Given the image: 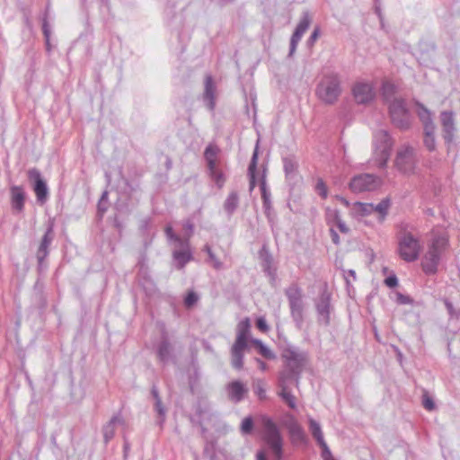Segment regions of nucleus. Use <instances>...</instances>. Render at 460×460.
<instances>
[{"label":"nucleus","mask_w":460,"mask_h":460,"mask_svg":"<svg viewBox=\"0 0 460 460\" xmlns=\"http://www.w3.org/2000/svg\"><path fill=\"white\" fill-rule=\"evenodd\" d=\"M113 226L119 232L121 233L123 228H124V226H123V222L119 219V217L115 215L113 217Z\"/></svg>","instance_id":"864d4df0"},{"label":"nucleus","mask_w":460,"mask_h":460,"mask_svg":"<svg viewBox=\"0 0 460 460\" xmlns=\"http://www.w3.org/2000/svg\"><path fill=\"white\" fill-rule=\"evenodd\" d=\"M114 419H115V420H114V426H115L116 424H121V425H123V424H124V422H125V420H124V419H123V417H122V415H121V411H119L117 414L113 415V416L111 418V420H114Z\"/></svg>","instance_id":"4d7b16f0"},{"label":"nucleus","mask_w":460,"mask_h":460,"mask_svg":"<svg viewBox=\"0 0 460 460\" xmlns=\"http://www.w3.org/2000/svg\"><path fill=\"white\" fill-rule=\"evenodd\" d=\"M256 327L262 332H266L269 331V325L267 324V322L263 317H259L256 320Z\"/></svg>","instance_id":"8fccbe9b"},{"label":"nucleus","mask_w":460,"mask_h":460,"mask_svg":"<svg viewBox=\"0 0 460 460\" xmlns=\"http://www.w3.org/2000/svg\"><path fill=\"white\" fill-rule=\"evenodd\" d=\"M260 189H261V192L263 208L265 210V213L268 214L271 208V202H270V193L267 190L265 172L261 175V178L260 181Z\"/></svg>","instance_id":"bb28decb"},{"label":"nucleus","mask_w":460,"mask_h":460,"mask_svg":"<svg viewBox=\"0 0 460 460\" xmlns=\"http://www.w3.org/2000/svg\"><path fill=\"white\" fill-rule=\"evenodd\" d=\"M397 87L390 82H384L381 86V96L383 101L387 104L396 96Z\"/></svg>","instance_id":"a878e982"},{"label":"nucleus","mask_w":460,"mask_h":460,"mask_svg":"<svg viewBox=\"0 0 460 460\" xmlns=\"http://www.w3.org/2000/svg\"><path fill=\"white\" fill-rule=\"evenodd\" d=\"M320 447H322L323 449V458L325 459L326 457H329L332 456V453L326 444V442H324L323 444H320Z\"/></svg>","instance_id":"bf43d9fd"},{"label":"nucleus","mask_w":460,"mask_h":460,"mask_svg":"<svg viewBox=\"0 0 460 460\" xmlns=\"http://www.w3.org/2000/svg\"><path fill=\"white\" fill-rule=\"evenodd\" d=\"M215 93L216 86L213 83L211 75H207L205 78V90L203 93V100L209 111H213L215 106Z\"/></svg>","instance_id":"a211bd4d"},{"label":"nucleus","mask_w":460,"mask_h":460,"mask_svg":"<svg viewBox=\"0 0 460 460\" xmlns=\"http://www.w3.org/2000/svg\"><path fill=\"white\" fill-rule=\"evenodd\" d=\"M421 249L420 239L411 233H404L398 239L397 252L400 258L407 262L415 261L419 258Z\"/></svg>","instance_id":"423d86ee"},{"label":"nucleus","mask_w":460,"mask_h":460,"mask_svg":"<svg viewBox=\"0 0 460 460\" xmlns=\"http://www.w3.org/2000/svg\"><path fill=\"white\" fill-rule=\"evenodd\" d=\"M289 437H296L297 439L303 440L305 438L304 432L301 429L300 426L296 422H292L289 420Z\"/></svg>","instance_id":"e433bc0d"},{"label":"nucleus","mask_w":460,"mask_h":460,"mask_svg":"<svg viewBox=\"0 0 460 460\" xmlns=\"http://www.w3.org/2000/svg\"><path fill=\"white\" fill-rule=\"evenodd\" d=\"M114 420H110L102 426V431L103 435L104 444L107 445L115 436Z\"/></svg>","instance_id":"7c9ffc66"},{"label":"nucleus","mask_w":460,"mask_h":460,"mask_svg":"<svg viewBox=\"0 0 460 460\" xmlns=\"http://www.w3.org/2000/svg\"><path fill=\"white\" fill-rule=\"evenodd\" d=\"M28 179L32 183V188L36 194L37 200L41 204L45 203L48 199L49 190L40 170L37 168L30 169L28 171Z\"/></svg>","instance_id":"9b49d317"},{"label":"nucleus","mask_w":460,"mask_h":460,"mask_svg":"<svg viewBox=\"0 0 460 460\" xmlns=\"http://www.w3.org/2000/svg\"><path fill=\"white\" fill-rule=\"evenodd\" d=\"M196 415L200 419L204 413L206 412L205 409L200 405V404H198L197 407H196Z\"/></svg>","instance_id":"338daca9"},{"label":"nucleus","mask_w":460,"mask_h":460,"mask_svg":"<svg viewBox=\"0 0 460 460\" xmlns=\"http://www.w3.org/2000/svg\"><path fill=\"white\" fill-rule=\"evenodd\" d=\"M155 411L158 414L156 424L162 429L166 418V408L164 406L162 400L155 402Z\"/></svg>","instance_id":"473e14b6"},{"label":"nucleus","mask_w":460,"mask_h":460,"mask_svg":"<svg viewBox=\"0 0 460 460\" xmlns=\"http://www.w3.org/2000/svg\"><path fill=\"white\" fill-rule=\"evenodd\" d=\"M312 19L308 12H304L299 22L295 28V31L292 34V38H294V41L300 40L303 37L304 33L308 30L311 24Z\"/></svg>","instance_id":"6ab92c4d"},{"label":"nucleus","mask_w":460,"mask_h":460,"mask_svg":"<svg viewBox=\"0 0 460 460\" xmlns=\"http://www.w3.org/2000/svg\"><path fill=\"white\" fill-rule=\"evenodd\" d=\"M206 261L209 263L216 270H221L224 269L223 262L216 256L214 252L209 255Z\"/></svg>","instance_id":"79ce46f5"},{"label":"nucleus","mask_w":460,"mask_h":460,"mask_svg":"<svg viewBox=\"0 0 460 460\" xmlns=\"http://www.w3.org/2000/svg\"><path fill=\"white\" fill-rule=\"evenodd\" d=\"M385 283L390 288H394L397 285V279L395 276L388 277L385 279Z\"/></svg>","instance_id":"052dcab7"},{"label":"nucleus","mask_w":460,"mask_h":460,"mask_svg":"<svg viewBox=\"0 0 460 460\" xmlns=\"http://www.w3.org/2000/svg\"><path fill=\"white\" fill-rule=\"evenodd\" d=\"M321 34V29L319 26H315L310 35V37L307 39L306 40V45L308 48H312L315 41L317 40V39L319 38Z\"/></svg>","instance_id":"a18cd8bd"},{"label":"nucleus","mask_w":460,"mask_h":460,"mask_svg":"<svg viewBox=\"0 0 460 460\" xmlns=\"http://www.w3.org/2000/svg\"><path fill=\"white\" fill-rule=\"evenodd\" d=\"M219 149L217 146L208 145L204 151V157L206 161L217 160Z\"/></svg>","instance_id":"ea45409f"},{"label":"nucleus","mask_w":460,"mask_h":460,"mask_svg":"<svg viewBox=\"0 0 460 460\" xmlns=\"http://www.w3.org/2000/svg\"><path fill=\"white\" fill-rule=\"evenodd\" d=\"M316 192L323 198L326 199L328 196V188L322 179H318L315 185Z\"/></svg>","instance_id":"37998d69"},{"label":"nucleus","mask_w":460,"mask_h":460,"mask_svg":"<svg viewBox=\"0 0 460 460\" xmlns=\"http://www.w3.org/2000/svg\"><path fill=\"white\" fill-rule=\"evenodd\" d=\"M443 124V130H444V139L447 146L448 150L450 149L452 144L455 140L454 136V122L452 119V117H445V119L442 121Z\"/></svg>","instance_id":"4be33fe9"},{"label":"nucleus","mask_w":460,"mask_h":460,"mask_svg":"<svg viewBox=\"0 0 460 460\" xmlns=\"http://www.w3.org/2000/svg\"><path fill=\"white\" fill-rule=\"evenodd\" d=\"M381 181L372 174H360L355 176L349 182V189L353 192H363L376 190Z\"/></svg>","instance_id":"f8f14e48"},{"label":"nucleus","mask_w":460,"mask_h":460,"mask_svg":"<svg viewBox=\"0 0 460 460\" xmlns=\"http://www.w3.org/2000/svg\"><path fill=\"white\" fill-rule=\"evenodd\" d=\"M259 259L261 260V265L263 269V271L273 281L275 279L276 270L273 267V257L270 254L269 247L266 243H264L259 251Z\"/></svg>","instance_id":"2eb2a0df"},{"label":"nucleus","mask_w":460,"mask_h":460,"mask_svg":"<svg viewBox=\"0 0 460 460\" xmlns=\"http://www.w3.org/2000/svg\"><path fill=\"white\" fill-rule=\"evenodd\" d=\"M11 207L13 212L22 213L24 210L25 192L21 186H12L10 188Z\"/></svg>","instance_id":"f3484780"},{"label":"nucleus","mask_w":460,"mask_h":460,"mask_svg":"<svg viewBox=\"0 0 460 460\" xmlns=\"http://www.w3.org/2000/svg\"><path fill=\"white\" fill-rule=\"evenodd\" d=\"M394 167L405 177H412L419 174V159L416 150L410 146H402L396 150L394 159Z\"/></svg>","instance_id":"39448f33"},{"label":"nucleus","mask_w":460,"mask_h":460,"mask_svg":"<svg viewBox=\"0 0 460 460\" xmlns=\"http://www.w3.org/2000/svg\"><path fill=\"white\" fill-rule=\"evenodd\" d=\"M393 124L401 129H406L410 127L409 117H393Z\"/></svg>","instance_id":"a19ab883"},{"label":"nucleus","mask_w":460,"mask_h":460,"mask_svg":"<svg viewBox=\"0 0 460 460\" xmlns=\"http://www.w3.org/2000/svg\"><path fill=\"white\" fill-rule=\"evenodd\" d=\"M423 142H424L425 146L429 151H434L436 149V140H435L434 135H432V134L424 135Z\"/></svg>","instance_id":"49530a36"},{"label":"nucleus","mask_w":460,"mask_h":460,"mask_svg":"<svg viewBox=\"0 0 460 460\" xmlns=\"http://www.w3.org/2000/svg\"><path fill=\"white\" fill-rule=\"evenodd\" d=\"M154 349L158 362L163 366L176 363L174 346L165 330L162 331L160 340L155 345Z\"/></svg>","instance_id":"1a4fd4ad"},{"label":"nucleus","mask_w":460,"mask_h":460,"mask_svg":"<svg viewBox=\"0 0 460 460\" xmlns=\"http://www.w3.org/2000/svg\"><path fill=\"white\" fill-rule=\"evenodd\" d=\"M423 406L428 411H432L435 407V404L430 397H429L427 394L423 396Z\"/></svg>","instance_id":"3c124183"},{"label":"nucleus","mask_w":460,"mask_h":460,"mask_svg":"<svg viewBox=\"0 0 460 460\" xmlns=\"http://www.w3.org/2000/svg\"><path fill=\"white\" fill-rule=\"evenodd\" d=\"M110 208V201H109V191L105 190L98 202H97V209H96V217L98 221H102L103 219V217L105 213L108 211Z\"/></svg>","instance_id":"b1692460"},{"label":"nucleus","mask_w":460,"mask_h":460,"mask_svg":"<svg viewBox=\"0 0 460 460\" xmlns=\"http://www.w3.org/2000/svg\"><path fill=\"white\" fill-rule=\"evenodd\" d=\"M253 391L260 401H264L267 399L266 389L264 387V383L261 380L257 381L253 385Z\"/></svg>","instance_id":"4c0bfd02"},{"label":"nucleus","mask_w":460,"mask_h":460,"mask_svg":"<svg viewBox=\"0 0 460 460\" xmlns=\"http://www.w3.org/2000/svg\"><path fill=\"white\" fill-rule=\"evenodd\" d=\"M239 194L236 190H232L224 202V209L232 216L239 206Z\"/></svg>","instance_id":"393cba45"},{"label":"nucleus","mask_w":460,"mask_h":460,"mask_svg":"<svg viewBox=\"0 0 460 460\" xmlns=\"http://www.w3.org/2000/svg\"><path fill=\"white\" fill-rule=\"evenodd\" d=\"M447 248V235L433 233L421 260V268L426 274H435L437 272L441 257Z\"/></svg>","instance_id":"f03ea898"},{"label":"nucleus","mask_w":460,"mask_h":460,"mask_svg":"<svg viewBox=\"0 0 460 460\" xmlns=\"http://www.w3.org/2000/svg\"><path fill=\"white\" fill-rule=\"evenodd\" d=\"M317 98L325 104L335 103L341 94V81L338 73L324 74L315 89Z\"/></svg>","instance_id":"20e7f679"},{"label":"nucleus","mask_w":460,"mask_h":460,"mask_svg":"<svg viewBox=\"0 0 460 460\" xmlns=\"http://www.w3.org/2000/svg\"><path fill=\"white\" fill-rule=\"evenodd\" d=\"M310 429L319 445L325 442L320 425L314 420H310Z\"/></svg>","instance_id":"72a5a7b5"},{"label":"nucleus","mask_w":460,"mask_h":460,"mask_svg":"<svg viewBox=\"0 0 460 460\" xmlns=\"http://www.w3.org/2000/svg\"><path fill=\"white\" fill-rule=\"evenodd\" d=\"M250 341L263 358L267 359L275 358L274 353L261 340L251 339Z\"/></svg>","instance_id":"c85d7f7f"},{"label":"nucleus","mask_w":460,"mask_h":460,"mask_svg":"<svg viewBox=\"0 0 460 460\" xmlns=\"http://www.w3.org/2000/svg\"><path fill=\"white\" fill-rule=\"evenodd\" d=\"M228 399L234 402H242L248 394V388L240 380L230 382L226 386Z\"/></svg>","instance_id":"4468645a"},{"label":"nucleus","mask_w":460,"mask_h":460,"mask_svg":"<svg viewBox=\"0 0 460 460\" xmlns=\"http://www.w3.org/2000/svg\"><path fill=\"white\" fill-rule=\"evenodd\" d=\"M151 394H152L155 402L162 400L161 397H160V394H159V390H158V388H157V386L155 385H152Z\"/></svg>","instance_id":"13d9d810"},{"label":"nucleus","mask_w":460,"mask_h":460,"mask_svg":"<svg viewBox=\"0 0 460 460\" xmlns=\"http://www.w3.org/2000/svg\"><path fill=\"white\" fill-rule=\"evenodd\" d=\"M391 202L389 199H385L379 202L376 206H374V212H376L379 217V220L383 221L386 217Z\"/></svg>","instance_id":"2f4dec72"},{"label":"nucleus","mask_w":460,"mask_h":460,"mask_svg":"<svg viewBox=\"0 0 460 460\" xmlns=\"http://www.w3.org/2000/svg\"><path fill=\"white\" fill-rule=\"evenodd\" d=\"M55 219L49 218L46 224V230L41 237L38 249L36 251V258L38 261V269L40 270L44 261L49 254V246L55 238Z\"/></svg>","instance_id":"9d476101"},{"label":"nucleus","mask_w":460,"mask_h":460,"mask_svg":"<svg viewBox=\"0 0 460 460\" xmlns=\"http://www.w3.org/2000/svg\"><path fill=\"white\" fill-rule=\"evenodd\" d=\"M165 233L170 239H173L176 241L180 240V238L173 233L172 228L171 226H166Z\"/></svg>","instance_id":"e2e57ef3"},{"label":"nucleus","mask_w":460,"mask_h":460,"mask_svg":"<svg viewBox=\"0 0 460 460\" xmlns=\"http://www.w3.org/2000/svg\"><path fill=\"white\" fill-rule=\"evenodd\" d=\"M198 299V295L194 291H190L185 296L184 304L187 307H190L197 303Z\"/></svg>","instance_id":"de8ad7c7"},{"label":"nucleus","mask_w":460,"mask_h":460,"mask_svg":"<svg viewBox=\"0 0 460 460\" xmlns=\"http://www.w3.org/2000/svg\"><path fill=\"white\" fill-rule=\"evenodd\" d=\"M172 258L176 263V268L181 270L185 267V265L193 260L192 253L190 250H175L172 252Z\"/></svg>","instance_id":"412c9836"},{"label":"nucleus","mask_w":460,"mask_h":460,"mask_svg":"<svg viewBox=\"0 0 460 460\" xmlns=\"http://www.w3.org/2000/svg\"><path fill=\"white\" fill-rule=\"evenodd\" d=\"M258 435L263 444V447L256 453V460H269V453L272 460H282L284 455V438L279 425L274 419L267 414H261L257 418Z\"/></svg>","instance_id":"f257e3e1"},{"label":"nucleus","mask_w":460,"mask_h":460,"mask_svg":"<svg viewBox=\"0 0 460 460\" xmlns=\"http://www.w3.org/2000/svg\"><path fill=\"white\" fill-rule=\"evenodd\" d=\"M289 307L296 321L302 318L303 302L300 291L296 288H289Z\"/></svg>","instance_id":"dca6fc26"},{"label":"nucleus","mask_w":460,"mask_h":460,"mask_svg":"<svg viewBox=\"0 0 460 460\" xmlns=\"http://www.w3.org/2000/svg\"><path fill=\"white\" fill-rule=\"evenodd\" d=\"M150 225H151V218L146 217L141 221L139 228L142 231H147L150 227Z\"/></svg>","instance_id":"6e6d98bb"},{"label":"nucleus","mask_w":460,"mask_h":460,"mask_svg":"<svg viewBox=\"0 0 460 460\" xmlns=\"http://www.w3.org/2000/svg\"><path fill=\"white\" fill-rule=\"evenodd\" d=\"M207 164H208V173L217 170V168L216 166V160H208V161H207Z\"/></svg>","instance_id":"69168bd1"},{"label":"nucleus","mask_w":460,"mask_h":460,"mask_svg":"<svg viewBox=\"0 0 460 460\" xmlns=\"http://www.w3.org/2000/svg\"><path fill=\"white\" fill-rule=\"evenodd\" d=\"M258 161V146L255 147L250 164L248 166V176L250 179V190H252L256 185V171Z\"/></svg>","instance_id":"cd10ccee"},{"label":"nucleus","mask_w":460,"mask_h":460,"mask_svg":"<svg viewBox=\"0 0 460 460\" xmlns=\"http://www.w3.org/2000/svg\"><path fill=\"white\" fill-rule=\"evenodd\" d=\"M279 385L281 387L279 395L285 402H288V381L285 371H282L279 379Z\"/></svg>","instance_id":"f704fd0d"},{"label":"nucleus","mask_w":460,"mask_h":460,"mask_svg":"<svg viewBox=\"0 0 460 460\" xmlns=\"http://www.w3.org/2000/svg\"><path fill=\"white\" fill-rule=\"evenodd\" d=\"M42 32H43V35L45 38L47 49L49 51L50 50V42L49 41H50L51 31H50L49 23L48 22L47 13L44 15V17L42 19Z\"/></svg>","instance_id":"c9c22d12"},{"label":"nucleus","mask_w":460,"mask_h":460,"mask_svg":"<svg viewBox=\"0 0 460 460\" xmlns=\"http://www.w3.org/2000/svg\"><path fill=\"white\" fill-rule=\"evenodd\" d=\"M393 141L385 130H378L374 136V157L379 167H385L390 156Z\"/></svg>","instance_id":"6e6552de"},{"label":"nucleus","mask_w":460,"mask_h":460,"mask_svg":"<svg viewBox=\"0 0 460 460\" xmlns=\"http://www.w3.org/2000/svg\"><path fill=\"white\" fill-rule=\"evenodd\" d=\"M203 251L207 252V254H208V258L209 257V255H210L211 253H213V252H214L212 251V248H211V246H210L209 244H206V245L204 246V248H203Z\"/></svg>","instance_id":"774afa93"},{"label":"nucleus","mask_w":460,"mask_h":460,"mask_svg":"<svg viewBox=\"0 0 460 460\" xmlns=\"http://www.w3.org/2000/svg\"><path fill=\"white\" fill-rule=\"evenodd\" d=\"M305 365L306 359L305 357L289 351V372L292 371L297 374L305 367Z\"/></svg>","instance_id":"5701e85b"},{"label":"nucleus","mask_w":460,"mask_h":460,"mask_svg":"<svg viewBox=\"0 0 460 460\" xmlns=\"http://www.w3.org/2000/svg\"><path fill=\"white\" fill-rule=\"evenodd\" d=\"M299 41L300 40L294 41V38L291 37L290 41H289V57H291L293 55V53L295 52Z\"/></svg>","instance_id":"680f3d73"},{"label":"nucleus","mask_w":460,"mask_h":460,"mask_svg":"<svg viewBox=\"0 0 460 460\" xmlns=\"http://www.w3.org/2000/svg\"><path fill=\"white\" fill-rule=\"evenodd\" d=\"M123 441H124V444H123L124 458H127L128 455L129 453V450H130V443L126 436L123 437Z\"/></svg>","instance_id":"5fc2aeb1"},{"label":"nucleus","mask_w":460,"mask_h":460,"mask_svg":"<svg viewBox=\"0 0 460 460\" xmlns=\"http://www.w3.org/2000/svg\"><path fill=\"white\" fill-rule=\"evenodd\" d=\"M335 222H336V226L340 229L341 232L347 233L349 231V228L341 220V218L339 217V216L337 214L335 215Z\"/></svg>","instance_id":"603ef678"},{"label":"nucleus","mask_w":460,"mask_h":460,"mask_svg":"<svg viewBox=\"0 0 460 460\" xmlns=\"http://www.w3.org/2000/svg\"><path fill=\"white\" fill-rule=\"evenodd\" d=\"M374 212V205L371 203L355 202L351 205L350 214L355 217L368 216Z\"/></svg>","instance_id":"aec40b11"},{"label":"nucleus","mask_w":460,"mask_h":460,"mask_svg":"<svg viewBox=\"0 0 460 460\" xmlns=\"http://www.w3.org/2000/svg\"><path fill=\"white\" fill-rule=\"evenodd\" d=\"M250 332L251 322L246 317L237 324L236 339L231 348V365L236 370H241L243 367L244 350L249 348Z\"/></svg>","instance_id":"7ed1b4c3"},{"label":"nucleus","mask_w":460,"mask_h":460,"mask_svg":"<svg viewBox=\"0 0 460 460\" xmlns=\"http://www.w3.org/2000/svg\"><path fill=\"white\" fill-rule=\"evenodd\" d=\"M423 120H422V123H423V126H424V135H429V134H432L434 135V132H435V125L431 119V117H423Z\"/></svg>","instance_id":"c03bdc74"},{"label":"nucleus","mask_w":460,"mask_h":460,"mask_svg":"<svg viewBox=\"0 0 460 460\" xmlns=\"http://www.w3.org/2000/svg\"><path fill=\"white\" fill-rule=\"evenodd\" d=\"M119 173H120V176H121V178H122V180L124 181L125 186L128 189L129 193L137 191L139 189V184L138 183H137L135 185L132 184L128 179H126L123 176L121 170H120Z\"/></svg>","instance_id":"09e8293b"},{"label":"nucleus","mask_w":460,"mask_h":460,"mask_svg":"<svg viewBox=\"0 0 460 460\" xmlns=\"http://www.w3.org/2000/svg\"><path fill=\"white\" fill-rule=\"evenodd\" d=\"M389 115H410L411 111H415L417 115H431L423 104L417 101L407 102L402 97H395L387 103Z\"/></svg>","instance_id":"0eeeda50"},{"label":"nucleus","mask_w":460,"mask_h":460,"mask_svg":"<svg viewBox=\"0 0 460 460\" xmlns=\"http://www.w3.org/2000/svg\"><path fill=\"white\" fill-rule=\"evenodd\" d=\"M375 13H376V15L378 16L379 18V21H380V24L382 26V28L384 27V19H383V15H382V12H381V8L379 5H377V4L376 3L375 4Z\"/></svg>","instance_id":"0e129e2a"},{"label":"nucleus","mask_w":460,"mask_h":460,"mask_svg":"<svg viewBox=\"0 0 460 460\" xmlns=\"http://www.w3.org/2000/svg\"><path fill=\"white\" fill-rule=\"evenodd\" d=\"M208 174L219 189H221L224 186L226 182V177L222 171H219L217 169Z\"/></svg>","instance_id":"58836bf2"},{"label":"nucleus","mask_w":460,"mask_h":460,"mask_svg":"<svg viewBox=\"0 0 460 460\" xmlns=\"http://www.w3.org/2000/svg\"><path fill=\"white\" fill-rule=\"evenodd\" d=\"M352 94L356 102L359 104H367L376 97L373 84L365 81L357 82L353 85Z\"/></svg>","instance_id":"ddd939ff"},{"label":"nucleus","mask_w":460,"mask_h":460,"mask_svg":"<svg viewBox=\"0 0 460 460\" xmlns=\"http://www.w3.org/2000/svg\"><path fill=\"white\" fill-rule=\"evenodd\" d=\"M261 414H259L260 416ZM258 415L255 417V422H257ZM258 425V423H256ZM254 429V420L250 415L243 419L241 426H240V431L243 435H251Z\"/></svg>","instance_id":"c756f323"}]
</instances>
